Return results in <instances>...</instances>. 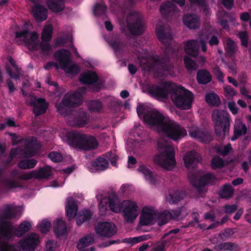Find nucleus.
<instances>
[{"label": "nucleus", "instance_id": "nucleus-40", "mask_svg": "<svg viewBox=\"0 0 251 251\" xmlns=\"http://www.w3.org/2000/svg\"><path fill=\"white\" fill-rule=\"evenodd\" d=\"M234 189L230 184H225L223 185L222 189L220 192L219 195L221 198L229 199L232 197Z\"/></svg>", "mask_w": 251, "mask_h": 251}, {"label": "nucleus", "instance_id": "nucleus-14", "mask_svg": "<svg viewBox=\"0 0 251 251\" xmlns=\"http://www.w3.org/2000/svg\"><path fill=\"white\" fill-rule=\"evenodd\" d=\"M126 24L127 28L131 34L140 35L143 34L144 24L137 14H129L126 19Z\"/></svg>", "mask_w": 251, "mask_h": 251}, {"label": "nucleus", "instance_id": "nucleus-58", "mask_svg": "<svg viewBox=\"0 0 251 251\" xmlns=\"http://www.w3.org/2000/svg\"><path fill=\"white\" fill-rule=\"evenodd\" d=\"M2 183L7 188H15L20 186L17 181L9 178L4 179L2 181Z\"/></svg>", "mask_w": 251, "mask_h": 251}, {"label": "nucleus", "instance_id": "nucleus-1", "mask_svg": "<svg viewBox=\"0 0 251 251\" xmlns=\"http://www.w3.org/2000/svg\"><path fill=\"white\" fill-rule=\"evenodd\" d=\"M16 213L9 204H7L0 216V251H20L15 246H9L6 242L12 236L14 226L7 220L15 218Z\"/></svg>", "mask_w": 251, "mask_h": 251}, {"label": "nucleus", "instance_id": "nucleus-20", "mask_svg": "<svg viewBox=\"0 0 251 251\" xmlns=\"http://www.w3.org/2000/svg\"><path fill=\"white\" fill-rule=\"evenodd\" d=\"M182 23L190 29H198L201 25L200 17L193 13L184 14L182 17Z\"/></svg>", "mask_w": 251, "mask_h": 251}, {"label": "nucleus", "instance_id": "nucleus-23", "mask_svg": "<svg viewBox=\"0 0 251 251\" xmlns=\"http://www.w3.org/2000/svg\"><path fill=\"white\" fill-rule=\"evenodd\" d=\"M190 135L191 137L197 138L205 143H209L213 139L211 133L200 128H196L191 131Z\"/></svg>", "mask_w": 251, "mask_h": 251}, {"label": "nucleus", "instance_id": "nucleus-30", "mask_svg": "<svg viewBox=\"0 0 251 251\" xmlns=\"http://www.w3.org/2000/svg\"><path fill=\"white\" fill-rule=\"evenodd\" d=\"M89 122V117L86 112L81 111L73 118L74 126L82 127L85 126Z\"/></svg>", "mask_w": 251, "mask_h": 251}, {"label": "nucleus", "instance_id": "nucleus-13", "mask_svg": "<svg viewBox=\"0 0 251 251\" xmlns=\"http://www.w3.org/2000/svg\"><path fill=\"white\" fill-rule=\"evenodd\" d=\"M174 85L170 82H162L160 86L156 84L150 85L147 87V91L152 97L166 99L171 94Z\"/></svg>", "mask_w": 251, "mask_h": 251}, {"label": "nucleus", "instance_id": "nucleus-47", "mask_svg": "<svg viewBox=\"0 0 251 251\" xmlns=\"http://www.w3.org/2000/svg\"><path fill=\"white\" fill-rule=\"evenodd\" d=\"M218 248L222 251H235L238 249V245L233 242H224L217 245Z\"/></svg>", "mask_w": 251, "mask_h": 251}, {"label": "nucleus", "instance_id": "nucleus-7", "mask_svg": "<svg viewBox=\"0 0 251 251\" xmlns=\"http://www.w3.org/2000/svg\"><path fill=\"white\" fill-rule=\"evenodd\" d=\"M148 70L158 75L163 72L171 73L173 70V65L169 57L156 56L152 59V62L147 66Z\"/></svg>", "mask_w": 251, "mask_h": 251}, {"label": "nucleus", "instance_id": "nucleus-64", "mask_svg": "<svg viewBox=\"0 0 251 251\" xmlns=\"http://www.w3.org/2000/svg\"><path fill=\"white\" fill-rule=\"evenodd\" d=\"M137 113L138 116L141 117H143V120L144 117L147 112H148L150 109H147L144 105H139L137 107Z\"/></svg>", "mask_w": 251, "mask_h": 251}, {"label": "nucleus", "instance_id": "nucleus-42", "mask_svg": "<svg viewBox=\"0 0 251 251\" xmlns=\"http://www.w3.org/2000/svg\"><path fill=\"white\" fill-rule=\"evenodd\" d=\"M225 162L224 160L219 156L215 155L212 157L210 166L213 170L223 168Z\"/></svg>", "mask_w": 251, "mask_h": 251}, {"label": "nucleus", "instance_id": "nucleus-16", "mask_svg": "<svg viewBox=\"0 0 251 251\" xmlns=\"http://www.w3.org/2000/svg\"><path fill=\"white\" fill-rule=\"evenodd\" d=\"M164 116L154 109H150L147 112L144 117V122L151 126H157L159 131L161 130V126L165 123Z\"/></svg>", "mask_w": 251, "mask_h": 251}, {"label": "nucleus", "instance_id": "nucleus-9", "mask_svg": "<svg viewBox=\"0 0 251 251\" xmlns=\"http://www.w3.org/2000/svg\"><path fill=\"white\" fill-rule=\"evenodd\" d=\"M40 244L39 236L37 234L32 232L27 235L19 242L18 245L15 244L7 245L9 246H15L21 251H34Z\"/></svg>", "mask_w": 251, "mask_h": 251}, {"label": "nucleus", "instance_id": "nucleus-33", "mask_svg": "<svg viewBox=\"0 0 251 251\" xmlns=\"http://www.w3.org/2000/svg\"><path fill=\"white\" fill-rule=\"evenodd\" d=\"M212 75L210 73L205 69L198 71L197 74V80L200 84H206L211 81Z\"/></svg>", "mask_w": 251, "mask_h": 251}, {"label": "nucleus", "instance_id": "nucleus-56", "mask_svg": "<svg viewBox=\"0 0 251 251\" xmlns=\"http://www.w3.org/2000/svg\"><path fill=\"white\" fill-rule=\"evenodd\" d=\"M234 131L238 132L239 135L241 136L247 133V127L245 124H243L242 122H239L235 126Z\"/></svg>", "mask_w": 251, "mask_h": 251}, {"label": "nucleus", "instance_id": "nucleus-17", "mask_svg": "<svg viewBox=\"0 0 251 251\" xmlns=\"http://www.w3.org/2000/svg\"><path fill=\"white\" fill-rule=\"evenodd\" d=\"M96 232L101 236L110 237L117 232V227L112 222H102L98 223L96 227Z\"/></svg>", "mask_w": 251, "mask_h": 251}, {"label": "nucleus", "instance_id": "nucleus-31", "mask_svg": "<svg viewBox=\"0 0 251 251\" xmlns=\"http://www.w3.org/2000/svg\"><path fill=\"white\" fill-rule=\"evenodd\" d=\"M137 170L144 175L145 179L149 180L151 184L155 185L156 184L157 181L156 176L148 167L144 165H140Z\"/></svg>", "mask_w": 251, "mask_h": 251}, {"label": "nucleus", "instance_id": "nucleus-61", "mask_svg": "<svg viewBox=\"0 0 251 251\" xmlns=\"http://www.w3.org/2000/svg\"><path fill=\"white\" fill-rule=\"evenodd\" d=\"M39 226L42 233H46L50 229V223L48 221L44 220L41 222Z\"/></svg>", "mask_w": 251, "mask_h": 251}, {"label": "nucleus", "instance_id": "nucleus-63", "mask_svg": "<svg viewBox=\"0 0 251 251\" xmlns=\"http://www.w3.org/2000/svg\"><path fill=\"white\" fill-rule=\"evenodd\" d=\"M213 73L217 79L221 82L224 81V75L223 73L221 71L219 66H216L213 69Z\"/></svg>", "mask_w": 251, "mask_h": 251}, {"label": "nucleus", "instance_id": "nucleus-59", "mask_svg": "<svg viewBox=\"0 0 251 251\" xmlns=\"http://www.w3.org/2000/svg\"><path fill=\"white\" fill-rule=\"evenodd\" d=\"M238 37L241 40L242 46L247 48L249 46V37L247 32L240 31L239 33Z\"/></svg>", "mask_w": 251, "mask_h": 251}, {"label": "nucleus", "instance_id": "nucleus-21", "mask_svg": "<svg viewBox=\"0 0 251 251\" xmlns=\"http://www.w3.org/2000/svg\"><path fill=\"white\" fill-rule=\"evenodd\" d=\"M55 55L58 57V61L61 65V68L63 70H66L71 63V53L69 50L62 49L57 50Z\"/></svg>", "mask_w": 251, "mask_h": 251}, {"label": "nucleus", "instance_id": "nucleus-44", "mask_svg": "<svg viewBox=\"0 0 251 251\" xmlns=\"http://www.w3.org/2000/svg\"><path fill=\"white\" fill-rule=\"evenodd\" d=\"M87 106L89 110L91 112H100L102 109V104L99 100H92L88 102Z\"/></svg>", "mask_w": 251, "mask_h": 251}, {"label": "nucleus", "instance_id": "nucleus-52", "mask_svg": "<svg viewBox=\"0 0 251 251\" xmlns=\"http://www.w3.org/2000/svg\"><path fill=\"white\" fill-rule=\"evenodd\" d=\"M94 242V239L91 236L87 235L83 238H81L77 244L78 248L87 247L91 245Z\"/></svg>", "mask_w": 251, "mask_h": 251}, {"label": "nucleus", "instance_id": "nucleus-45", "mask_svg": "<svg viewBox=\"0 0 251 251\" xmlns=\"http://www.w3.org/2000/svg\"><path fill=\"white\" fill-rule=\"evenodd\" d=\"M226 55L229 57H232L235 53V42L231 39H228L226 42L225 47Z\"/></svg>", "mask_w": 251, "mask_h": 251}, {"label": "nucleus", "instance_id": "nucleus-48", "mask_svg": "<svg viewBox=\"0 0 251 251\" xmlns=\"http://www.w3.org/2000/svg\"><path fill=\"white\" fill-rule=\"evenodd\" d=\"M184 63L185 67L188 71L196 70L198 68V65L195 61L188 56L184 57Z\"/></svg>", "mask_w": 251, "mask_h": 251}, {"label": "nucleus", "instance_id": "nucleus-11", "mask_svg": "<svg viewBox=\"0 0 251 251\" xmlns=\"http://www.w3.org/2000/svg\"><path fill=\"white\" fill-rule=\"evenodd\" d=\"M16 37L23 38L25 46L31 50H37L39 43V34L35 31L29 33V29L26 28L23 30L17 31L15 33Z\"/></svg>", "mask_w": 251, "mask_h": 251}, {"label": "nucleus", "instance_id": "nucleus-53", "mask_svg": "<svg viewBox=\"0 0 251 251\" xmlns=\"http://www.w3.org/2000/svg\"><path fill=\"white\" fill-rule=\"evenodd\" d=\"M147 239L146 235L136 236L134 237L127 238L124 239L123 242L133 246L134 244L138 243Z\"/></svg>", "mask_w": 251, "mask_h": 251}, {"label": "nucleus", "instance_id": "nucleus-38", "mask_svg": "<svg viewBox=\"0 0 251 251\" xmlns=\"http://www.w3.org/2000/svg\"><path fill=\"white\" fill-rule=\"evenodd\" d=\"M92 216L90 210L85 209L82 211L81 213L76 218V223L77 225L80 226L85 222H88Z\"/></svg>", "mask_w": 251, "mask_h": 251}, {"label": "nucleus", "instance_id": "nucleus-37", "mask_svg": "<svg viewBox=\"0 0 251 251\" xmlns=\"http://www.w3.org/2000/svg\"><path fill=\"white\" fill-rule=\"evenodd\" d=\"M184 193L178 190H176L173 193H169L167 198V201L171 204L176 203L184 198Z\"/></svg>", "mask_w": 251, "mask_h": 251}, {"label": "nucleus", "instance_id": "nucleus-19", "mask_svg": "<svg viewBox=\"0 0 251 251\" xmlns=\"http://www.w3.org/2000/svg\"><path fill=\"white\" fill-rule=\"evenodd\" d=\"M217 180L216 176L212 173H206L201 176L195 186L197 191L200 193L202 192V189L206 185H214Z\"/></svg>", "mask_w": 251, "mask_h": 251}, {"label": "nucleus", "instance_id": "nucleus-15", "mask_svg": "<svg viewBox=\"0 0 251 251\" xmlns=\"http://www.w3.org/2000/svg\"><path fill=\"white\" fill-rule=\"evenodd\" d=\"M155 159L158 160V163L168 170H171L176 164L174 149L169 146H166L164 156H156Z\"/></svg>", "mask_w": 251, "mask_h": 251}, {"label": "nucleus", "instance_id": "nucleus-25", "mask_svg": "<svg viewBox=\"0 0 251 251\" xmlns=\"http://www.w3.org/2000/svg\"><path fill=\"white\" fill-rule=\"evenodd\" d=\"M199 153L194 151L188 152L183 158L185 166L186 168L194 167L199 162Z\"/></svg>", "mask_w": 251, "mask_h": 251}, {"label": "nucleus", "instance_id": "nucleus-4", "mask_svg": "<svg viewBox=\"0 0 251 251\" xmlns=\"http://www.w3.org/2000/svg\"><path fill=\"white\" fill-rule=\"evenodd\" d=\"M211 117L216 135L223 138L228 135L230 126L229 113L226 110L216 109L212 111Z\"/></svg>", "mask_w": 251, "mask_h": 251}, {"label": "nucleus", "instance_id": "nucleus-62", "mask_svg": "<svg viewBox=\"0 0 251 251\" xmlns=\"http://www.w3.org/2000/svg\"><path fill=\"white\" fill-rule=\"evenodd\" d=\"M109 44L113 49L116 55H117L118 53L120 52L122 50L121 44L118 41H114L109 43Z\"/></svg>", "mask_w": 251, "mask_h": 251}, {"label": "nucleus", "instance_id": "nucleus-29", "mask_svg": "<svg viewBox=\"0 0 251 251\" xmlns=\"http://www.w3.org/2000/svg\"><path fill=\"white\" fill-rule=\"evenodd\" d=\"M155 215L153 211L144 208L140 217V224L142 226H148L153 223Z\"/></svg>", "mask_w": 251, "mask_h": 251}, {"label": "nucleus", "instance_id": "nucleus-32", "mask_svg": "<svg viewBox=\"0 0 251 251\" xmlns=\"http://www.w3.org/2000/svg\"><path fill=\"white\" fill-rule=\"evenodd\" d=\"M47 5L52 11L60 12L65 8V0H47Z\"/></svg>", "mask_w": 251, "mask_h": 251}, {"label": "nucleus", "instance_id": "nucleus-28", "mask_svg": "<svg viewBox=\"0 0 251 251\" xmlns=\"http://www.w3.org/2000/svg\"><path fill=\"white\" fill-rule=\"evenodd\" d=\"M31 227V224L29 222L26 221L20 224L18 227L17 228L15 229V227H14V229L12 231L13 236L10 239L7 240L6 242L7 244H8V242L9 241L12 240L14 236L18 237H22L30 230Z\"/></svg>", "mask_w": 251, "mask_h": 251}, {"label": "nucleus", "instance_id": "nucleus-49", "mask_svg": "<svg viewBox=\"0 0 251 251\" xmlns=\"http://www.w3.org/2000/svg\"><path fill=\"white\" fill-rule=\"evenodd\" d=\"M107 6L105 3H97L94 8V14L97 16L105 15Z\"/></svg>", "mask_w": 251, "mask_h": 251}, {"label": "nucleus", "instance_id": "nucleus-35", "mask_svg": "<svg viewBox=\"0 0 251 251\" xmlns=\"http://www.w3.org/2000/svg\"><path fill=\"white\" fill-rule=\"evenodd\" d=\"M186 53L191 56L196 57L199 53V46L194 40L188 41L185 46Z\"/></svg>", "mask_w": 251, "mask_h": 251}, {"label": "nucleus", "instance_id": "nucleus-46", "mask_svg": "<svg viewBox=\"0 0 251 251\" xmlns=\"http://www.w3.org/2000/svg\"><path fill=\"white\" fill-rule=\"evenodd\" d=\"M158 225L162 226L167 223L171 219V213L169 211H164L158 214Z\"/></svg>", "mask_w": 251, "mask_h": 251}, {"label": "nucleus", "instance_id": "nucleus-12", "mask_svg": "<svg viewBox=\"0 0 251 251\" xmlns=\"http://www.w3.org/2000/svg\"><path fill=\"white\" fill-rule=\"evenodd\" d=\"M84 87L79 88V91L74 93L68 92L65 94L62 100L61 104L67 107H77L83 102L82 93L86 91Z\"/></svg>", "mask_w": 251, "mask_h": 251}, {"label": "nucleus", "instance_id": "nucleus-8", "mask_svg": "<svg viewBox=\"0 0 251 251\" xmlns=\"http://www.w3.org/2000/svg\"><path fill=\"white\" fill-rule=\"evenodd\" d=\"M79 80L82 84L91 85V90L95 92H99L104 84L103 81L100 79L97 74L92 71L81 74Z\"/></svg>", "mask_w": 251, "mask_h": 251}, {"label": "nucleus", "instance_id": "nucleus-54", "mask_svg": "<svg viewBox=\"0 0 251 251\" xmlns=\"http://www.w3.org/2000/svg\"><path fill=\"white\" fill-rule=\"evenodd\" d=\"M234 234L232 228H226L222 230L219 234V238L223 241H225L228 237H230Z\"/></svg>", "mask_w": 251, "mask_h": 251}, {"label": "nucleus", "instance_id": "nucleus-41", "mask_svg": "<svg viewBox=\"0 0 251 251\" xmlns=\"http://www.w3.org/2000/svg\"><path fill=\"white\" fill-rule=\"evenodd\" d=\"M37 161L34 159H25L18 163V167L22 169L33 168L37 164Z\"/></svg>", "mask_w": 251, "mask_h": 251}, {"label": "nucleus", "instance_id": "nucleus-43", "mask_svg": "<svg viewBox=\"0 0 251 251\" xmlns=\"http://www.w3.org/2000/svg\"><path fill=\"white\" fill-rule=\"evenodd\" d=\"M53 32V27L51 25H48L45 26L42 34L41 39L43 42H48L52 38V34Z\"/></svg>", "mask_w": 251, "mask_h": 251}, {"label": "nucleus", "instance_id": "nucleus-55", "mask_svg": "<svg viewBox=\"0 0 251 251\" xmlns=\"http://www.w3.org/2000/svg\"><path fill=\"white\" fill-rule=\"evenodd\" d=\"M230 149H231V145L229 144L224 147H221L219 146L216 147L215 151L217 154L223 156H226L228 155Z\"/></svg>", "mask_w": 251, "mask_h": 251}, {"label": "nucleus", "instance_id": "nucleus-27", "mask_svg": "<svg viewBox=\"0 0 251 251\" xmlns=\"http://www.w3.org/2000/svg\"><path fill=\"white\" fill-rule=\"evenodd\" d=\"M53 231L58 238L67 234V228L65 222L60 219L54 221Z\"/></svg>", "mask_w": 251, "mask_h": 251}, {"label": "nucleus", "instance_id": "nucleus-60", "mask_svg": "<svg viewBox=\"0 0 251 251\" xmlns=\"http://www.w3.org/2000/svg\"><path fill=\"white\" fill-rule=\"evenodd\" d=\"M105 156L110 161L113 166H116L117 161L119 157L113 151H110L106 153Z\"/></svg>", "mask_w": 251, "mask_h": 251}, {"label": "nucleus", "instance_id": "nucleus-26", "mask_svg": "<svg viewBox=\"0 0 251 251\" xmlns=\"http://www.w3.org/2000/svg\"><path fill=\"white\" fill-rule=\"evenodd\" d=\"M33 106V111L34 115L35 117H38L46 112L48 103L46 102L45 99L39 98L34 103Z\"/></svg>", "mask_w": 251, "mask_h": 251}, {"label": "nucleus", "instance_id": "nucleus-39", "mask_svg": "<svg viewBox=\"0 0 251 251\" xmlns=\"http://www.w3.org/2000/svg\"><path fill=\"white\" fill-rule=\"evenodd\" d=\"M205 99L206 103L209 105L217 107L221 103L219 97L214 93L206 94Z\"/></svg>", "mask_w": 251, "mask_h": 251}, {"label": "nucleus", "instance_id": "nucleus-34", "mask_svg": "<svg viewBox=\"0 0 251 251\" xmlns=\"http://www.w3.org/2000/svg\"><path fill=\"white\" fill-rule=\"evenodd\" d=\"M92 166L96 171H103L109 167V161L101 157L96 158L92 163Z\"/></svg>", "mask_w": 251, "mask_h": 251}, {"label": "nucleus", "instance_id": "nucleus-5", "mask_svg": "<svg viewBox=\"0 0 251 251\" xmlns=\"http://www.w3.org/2000/svg\"><path fill=\"white\" fill-rule=\"evenodd\" d=\"M170 95L172 101L177 108L182 110L191 108L194 95L182 86L177 87L174 84Z\"/></svg>", "mask_w": 251, "mask_h": 251}, {"label": "nucleus", "instance_id": "nucleus-2", "mask_svg": "<svg viewBox=\"0 0 251 251\" xmlns=\"http://www.w3.org/2000/svg\"><path fill=\"white\" fill-rule=\"evenodd\" d=\"M65 137L67 143L75 149L91 151L96 149L99 146V142L95 136L86 135L78 131L67 132Z\"/></svg>", "mask_w": 251, "mask_h": 251}, {"label": "nucleus", "instance_id": "nucleus-22", "mask_svg": "<svg viewBox=\"0 0 251 251\" xmlns=\"http://www.w3.org/2000/svg\"><path fill=\"white\" fill-rule=\"evenodd\" d=\"M179 9L175 4L171 1H167L162 4L160 7V12L164 18H168L174 14L177 13Z\"/></svg>", "mask_w": 251, "mask_h": 251}, {"label": "nucleus", "instance_id": "nucleus-3", "mask_svg": "<svg viewBox=\"0 0 251 251\" xmlns=\"http://www.w3.org/2000/svg\"><path fill=\"white\" fill-rule=\"evenodd\" d=\"M117 196L114 195V198L108 199L109 207L113 212H120L123 207V213L125 221L127 223H132L138 216V206L137 204L130 201H124L121 205L116 203Z\"/></svg>", "mask_w": 251, "mask_h": 251}, {"label": "nucleus", "instance_id": "nucleus-50", "mask_svg": "<svg viewBox=\"0 0 251 251\" xmlns=\"http://www.w3.org/2000/svg\"><path fill=\"white\" fill-rule=\"evenodd\" d=\"M37 50L40 49L41 53L45 55H49L51 50V47L48 42L42 41V42H39Z\"/></svg>", "mask_w": 251, "mask_h": 251}, {"label": "nucleus", "instance_id": "nucleus-36", "mask_svg": "<svg viewBox=\"0 0 251 251\" xmlns=\"http://www.w3.org/2000/svg\"><path fill=\"white\" fill-rule=\"evenodd\" d=\"M34 172L35 178L38 179L47 178L52 175L51 167L49 166H45Z\"/></svg>", "mask_w": 251, "mask_h": 251}, {"label": "nucleus", "instance_id": "nucleus-18", "mask_svg": "<svg viewBox=\"0 0 251 251\" xmlns=\"http://www.w3.org/2000/svg\"><path fill=\"white\" fill-rule=\"evenodd\" d=\"M34 5L32 6V14L35 20L38 22L45 21L48 17V10L46 7L38 3L39 0H29Z\"/></svg>", "mask_w": 251, "mask_h": 251}, {"label": "nucleus", "instance_id": "nucleus-10", "mask_svg": "<svg viewBox=\"0 0 251 251\" xmlns=\"http://www.w3.org/2000/svg\"><path fill=\"white\" fill-rule=\"evenodd\" d=\"M156 36L159 41L164 45V52L166 55L169 53H175V50L171 46L172 38L171 33L167 31L164 25H157L155 28Z\"/></svg>", "mask_w": 251, "mask_h": 251}, {"label": "nucleus", "instance_id": "nucleus-24", "mask_svg": "<svg viewBox=\"0 0 251 251\" xmlns=\"http://www.w3.org/2000/svg\"><path fill=\"white\" fill-rule=\"evenodd\" d=\"M78 210L77 203L73 197H69L67 199L66 205L65 212L68 220L71 221L74 219Z\"/></svg>", "mask_w": 251, "mask_h": 251}, {"label": "nucleus", "instance_id": "nucleus-51", "mask_svg": "<svg viewBox=\"0 0 251 251\" xmlns=\"http://www.w3.org/2000/svg\"><path fill=\"white\" fill-rule=\"evenodd\" d=\"M8 60H9V62H10V63L11 64V65L13 67H14L17 69V74L13 73L12 69L8 67V68H7V69H6V71H7L8 74L12 78H14L16 80L19 79V69L17 67L15 62L14 61V60H13V59L12 57H10Z\"/></svg>", "mask_w": 251, "mask_h": 251}, {"label": "nucleus", "instance_id": "nucleus-57", "mask_svg": "<svg viewBox=\"0 0 251 251\" xmlns=\"http://www.w3.org/2000/svg\"><path fill=\"white\" fill-rule=\"evenodd\" d=\"M48 156L52 161L56 163L60 162L63 159L61 153L57 151H51L49 153Z\"/></svg>", "mask_w": 251, "mask_h": 251}, {"label": "nucleus", "instance_id": "nucleus-6", "mask_svg": "<svg viewBox=\"0 0 251 251\" xmlns=\"http://www.w3.org/2000/svg\"><path fill=\"white\" fill-rule=\"evenodd\" d=\"M170 139L177 141L187 135L186 130L173 120H166L161 126V130Z\"/></svg>", "mask_w": 251, "mask_h": 251}]
</instances>
